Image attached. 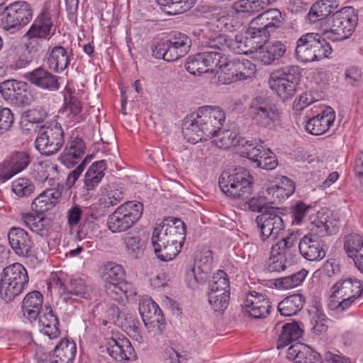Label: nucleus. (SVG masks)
I'll return each mask as SVG.
<instances>
[{
  "mask_svg": "<svg viewBox=\"0 0 363 363\" xmlns=\"http://www.w3.org/2000/svg\"><path fill=\"white\" fill-rule=\"evenodd\" d=\"M225 121V112L218 106L200 107L184 120L182 133L193 144L217 136Z\"/></svg>",
  "mask_w": 363,
  "mask_h": 363,
  "instance_id": "nucleus-1",
  "label": "nucleus"
},
{
  "mask_svg": "<svg viewBox=\"0 0 363 363\" xmlns=\"http://www.w3.org/2000/svg\"><path fill=\"white\" fill-rule=\"evenodd\" d=\"M186 226L180 219L167 217L154 228L151 241L158 259L172 260L180 252L185 240Z\"/></svg>",
  "mask_w": 363,
  "mask_h": 363,
  "instance_id": "nucleus-2",
  "label": "nucleus"
},
{
  "mask_svg": "<svg viewBox=\"0 0 363 363\" xmlns=\"http://www.w3.org/2000/svg\"><path fill=\"white\" fill-rule=\"evenodd\" d=\"M332 50L330 44L322 35L308 33L297 40L295 56L298 61L308 63L328 57Z\"/></svg>",
  "mask_w": 363,
  "mask_h": 363,
  "instance_id": "nucleus-3",
  "label": "nucleus"
},
{
  "mask_svg": "<svg viewBox=\"0 0 363 363\" xmlns=\"http://www.w3.org/2000/svg\"><path fill=\"white\" fill-rule=\"evenodd\" d=\"M29 277L25 267L16 262L3 269L0 274V295L9 302L20 295L27 287Z\"/></svg>",
  "mask_w": 363,
  "mask_h": 363,
  "instance_id": "nucleus-4",
  "label": "nucleus"
},
{
  "mask_svg": "<svg viewBox=\"0 0 363 363\" xmlns=\"http://www.w3.org/2000/svg\"><path fill=\"white\" fill-rule=\"evenodd\" d=\"M218 182L221 191L230 198L245 200L252 194L254 178L243 167L236 168L232 174H222Z\"/></svg>",
  "mask_w": 363,
  "mask_h": 363,
  "instance_id": "nucleus-5",
  "label": "nucleus"
},
{
  "mask_svg": "<svg viewBox=\"0 0 363 363\" xmlns=\"http://www.w3.org/2000/svg\"><path fill=\"white\" fill-rule=\"evenodd\" d=\"M284 21V18L279 9H269L252 19L248 28V37L260 46L265 44L272 33L279 28Z\"/></svg>",
  "mask_w": 363,
  "mask_h": 363,
  "instance_id": "nucleus-6",
  "label": "nucleus"
},
{
  "mask_svg": "<svg viewBox=\"0 0 363 363\" xmlns=\"http://www.w3.org/2000/svg\"><path fill=\"white\" fill-rule=\"evenodd\" d=\"M324 34L332 41H342L350 38L357 23V17L352 7H345L333 13L325 21Z\"/></svg>",
  "mask_w": 363,
  "mask_h": 363,
  "instance_id": "nucleus-7",
  "label": "nucleus"
},
{
  "mask_svg": "<svg viewBox=\"0 0 363 363\" xmlns=\"http://www.w3.org/2000/svg\"><path fill=\"white\" fill-rule=\"evenodd\" d=\"M56 27L52 16L48 8L42 9L25 34L26 43L30 53L37 52L41 48L38 40H49L55 34Z\"/></svg>",
  "mask_w": 363,
  "mask_h": 363,
  "instance_id": "nucleus-8",
  "label": "nucleus"
},
{
  "mask_svg": "<svg viewBox=\"0 0 363 363\" xmlns=\"http://www.w3.org/2000/svg\"><path fill=\"white\" fill-rule=\"evenodd\" d=\"M300 76L298 66H285L270 74L269 86L284 101L294 96Z\"/></svg>",
  "mask_w": 363,
  "mask_h": 363,
  "instance_id": "nucleus-9",
  "label": "nucleus"
},
{
  "mask_svg": "<svg viewBox=\"0 0 363 363\" xmlns=\"http://www.w3.org/2000/svg\"><path fill=\"white\" fill-rule=\"evenodd\" d=\"M143 212L142 203L135 201L125 202L108 216V228L113 233L125 232L140 218Z\"/></svg>",
  "mask_w": 363,
  "mask_h": 363,
  "instance_id": "nucleus-10",
  "label": "nucleus"
},
{
  "mask_svg": "<svg viewBox=\"0 0 363 363\" xmlns=\"http://www.w3.org/2000/svg\"><path fill=\"white\" fill-rule=\"evenodd\" d=\"M65 143V133L60 123L54 121L43 125L35 141V148L41 155L50 156L56 154Z\"/></svg>",
  "mask_w": 363,
  "mask_h": 363,
  "instance_id": "nucleus-11",
  "label": "nucleus"
},
{
  "mask_svg": "<svg viewBox=\"0 0 363 363\" xmlns=\"http://www.w3.org/2000/svg\"><path fill=\"white\" fill-rule=\"evenodd\" d=\"M255 64L250 60L238 57L231 59L223 53L221 70L218 77V81L222 84H229L238 80L251 78L256 73Z\"/></svg>",
  "mask_w": 363,
  "mask_h": 363,
  "instance_id": "nucleus-12",
  "label": "nucleus"
},
{
  "mask_svg": "<svg viewBox=\"0 0 363 363\" xmlns=\"http://www.w3.org/2000/svg\"><path fill=\"white\" fill-rule=\"evenodd\" d=\"M331 300L337 298L338 304L336 308L345 311L349 308L354 301L363 295V281L356 278L339 279L332 287Z\"/></svg>",
  "mask_w": 363,
  "mask_h": 363,
  "instance_id": "nucleus-13",
  "label": "nucleus"
},
{
  "mask_svg": "<svg viewBox=\"0 0 363 363\" xmlns=\"http://www.w3.org/2000/svg\"><path fill=\"white\" fill-rule=\"evenodd\" d=\"M249 113L256 124L272 128L279 121L277 106L264 96L255 97L250 102Z\"/></svg>",
  "mask_w": 363,
  "mask_h": 363,
  "instance_id": "nucleus-14",
  "label": "nucleus"
},
{
  "mask_svg": "<svg viewBox=\"0 0 363 363\" xmlns=\"http://www.w3.org/2000/svg\"><path fill=\"white\" fill-rule=\"evenodd\" d=\"M222 57L223 53L217 51L199 52L188 57L185 68L192 75L213 73L217 69L221 70Z\"/></svg>",
  "mask_w": 363,
  "mask_h": 363,
  "instance_id": "nucleus-15",
  "label": "nucleus"
},
{
  "mask_svg": "<svg viewBox=\"0 0 363 363\" xmlns=\"http://www.w3.org/2000/svg\"><path fill=\"white\" fill-rule=\"evenodd\" d=\"M1 25L5 30L20 29L33 18L31 6L26 1H18L4 6Z\"/></svg>",
  "mask_w": 363,
  "mask_h": 363,
  "instance_id": "nucleus-16",
  "label": "nucleus"
},
{
  "mask_svg": "<svg viewBox=\"0 0 363 363\" xmlns=\"http://www.w3.org/2000/svg\"><path fill=\"white\" fill-rule=\"evenodd\" d=\"M7 240L13 252L18 257L28 258L33 255L35 243L28 231L13 226L7 232Z\"/></svg>",
  "mask_w": 363,
  "mask_h": 363,
  "instance_id": "nucleus-17",
  "label": "nucleus"
},
{
  "mask_svg": "<svg viewBox=\"0 0 363 363\" xmlns=\"http://www.w3.org/2000/svg\"><path fill=\"white\" fill-rule=\"evenodd\" d=\"M62 94L63 106L61 113L67 125L73 126L85 121L86 117L82 113V103L77 96L75 89L67 86L62 91Z\"/></svg>",
  "mask_w": 363,
  "mask_h": 363,
  "instance_id": "nucleus-18",
  "label": "nucleus"
},
{
  "mask_svg": "<svg viewBox=\"0 0 363 363\" xmlns=\"http://www.w3.org/2000/svg\"><path fill=\"white\" fill-rule=\"evenodd\" d=\"M139 312L145 326L149 332L160 334L164 328L163 314L159 306L152 299H145L139 303Z\"/></svg>",
  "mask_w": 363,
  "mask_h": 363,
  "instance_id": "nucleus-19",
  "label": "nucleus"
},
{
  "mask_svg": "<svg viewBox=\"0 0 363 363\" xmlns=\"http://www.w3.org/2000/svg\"><path fill=\"white\" fill-rule=\"evenodd\" d=\"M256 221L262 242L274 241L285 228L283 219L275 213H263L257 217Z\"/></svg>",
  "mask_w": 363,
  "mask_h": 363,
  "instance_id": "nucleus-20",
  "label": "nucleus"
},
{
  "mask_svg": "<svg viewBox=\"0 0 363 363\" xmlns=\"http://www.w3.org/2000/svg\"><path fill=\"white\" fill-rule=\"evenodd\" d=\"M24 78L35 86L49 91H57L60 87V77L43 67H38L25 73Z\"/></svg>",
  "mask_w": 363,
  "mask_h": 363,
  "instance_id": "nucleus-21",
  "label": "nucleus"
},
{
  "mask_svg": "<svg viewBox=\"0 0 363 363\" xmlns=\"http://www.w3.org/2000/svg\"><path fill=\"white\" fill-rule=\"evenodd\" d=\"M105 346L109 356L116 361H134L137 359L136 352L126 337L107 338Z\"/></svg>",
  "mask_w": 363,
  "mask_h": 363,
  "instance_id": "nucleus-22",
  "label": "nucleus"
},
{
  "mask_svg": "<svg viewBox=\"0 0 363 363\" xmlns=\"http://www.w3.org/2000/svg\"><path fill=\"white\" fill-rule=\"evenodd\" d=\"M211 270V263L208 257L195 260L186 269L185 280L189 288L196 289L199 285L203 284L208 277Z\"/></svg>",
  "mask_w": 363,
  "mask_h": 363,
  "instance_id": "nucleus-23",
  "label": "nucleus"
},
{
  "mask_svg": "<svg viewBox=\"0 0 363 363\" xmlns=\"http://www.w3.org/2000/svg\"><path fill=\"white\" fill-rule=\"evenodd\" d=\"M246 312L254 319L267 317L272 308L271 302L267 295L256 291L249 293L245 301Z\"/></svg>",
  "mask_w": 363,
  "mask_h": 363,
  "instance_id": "nucleus-24",
  "label": "nucleus"
},
{
  "mask_svg": "<svg viewBox=\"0 0 363 363\" xmlns=\"http://www.w3.org/2000/svg\"><path fill=\"white\" fill-rule=\"evenodd\" d=\"M214 24L211 23L200 30L199 40L201 45L206 48L225 54L226 50H229L231 38L225 34H217L210 33L211 27Z\"/></svg>",
  "mask_w": 363,
  "mask_h": 363,
  "instance_id": "nucleus-25",
  "label": "nucleus"
},
{
  "mask_svg": "<svg viewBox=\"0 0 363 363\" xmlns=\"http://www.w3.org/2000/svg\"><path fill=\"white\" fill-rule=\"evenodd\" d=\"M30 163V158L24 152H13L8 162L0 165V184H3L15 174L26 169Z\"/></svg>",
  "mask_w": 363,
  "mask_h": 363,
  "instance_id": "nucleus-26",
  "label": "nucleus"
},
{
  "mask_svg": "<svg viewBox=\"0 0 363 363\" xmlns=\"http://www.w3.org/2000/svg\"><path fill=\"white\" fill-rule=\"evenodd\" d=\"M301 255L308 261H318L325 257L323 245L315 234L305 235L298 242Z\"/></svg>",
  "mask_w": 363,
  "mask_h": 363,
  "instance_id": "nucleus-27",
  "label": "nucleus"
},
{
  "mask_svg": "<svg viewBox=\"0 0 363 363\" xmlns=\"http://www.w3.org/2000/svg\"><path fill=\"white\" fill-rule=\"evenodd\" d=\"M85 150L86 145L83 139L78 136L72 135L60 154V161L66 167H72L83 157Z\"/></svg>",
  "mask_w": 363,
  "mask_h": 363,
  "instance_id": "nucleus-28",
  "label": "nucleus"
},
{
  "mask_svg": "<svg viewBox=\"0 0 363 363\" xmlns=\"http://www.w3.org/2000/svg\"><path fill=\"white\" fill-rule=\"evenodd\" d=\"M72 49L62 45L50 47L48 50L47 65L48 69L55 73H62L70 64Z\"/></svg>",
  "mask_w": 363,
  "mask_h": 363,
  "instance_id": "nucleus-29",
  "label": "nucleus"
},
{
  "mask_svg": "<svg viewBox=\"0 0 363 363\" xmlns=\"http://www.w3.org/2000/svg\"><path fill=\"white\" fill-rule=\"evenodd\" d=\"M335 119V113L330 107H327L306 123V130L314 135H320L330 128Z\"/></svg>",
  "mask_w": 363,
  "mask_h": 363,
  "instance_id": "nucleus-30",
  "label": "nucleus"
},
{
  "mask_svg": "<svg viewBox=\"0 0 363 363\" xmlns=\"http://www.w3.org/2000/svg\"><path fill=\"white\" fill-rule=\"evenodd\" d=\"M287 357L296 363L322 362V357L319 352L301 342H296L289 347Z\"/></svg>",
  "mask_w": 363,
  "mask_h": 363,
  "instance_id": "nucleus-31",
  "label": "nucleus"
},
{
  "mask_svg": "<svg viewBox=\"0 0 363 363\" xmlns=\"http://www.w3.org/2000/svg\"><path fill=\"white\" fill-rule=\"evenodd\" d=\"M168 47L167 62H174L184 57L189 51L191 40L186 34L178 33L166 40Z\"/></svg>",
  "mask_w": 363,
  "mask_h": 363,
  "instance_id": "nucleus-32",
  "label": "nucleus"
},
{
  "mask_svg": "<svg viewBox=\"0 0 363 363\" xmlns=\"http://www.w3.org/2000/svg\"><path fill=\"white\" fill-rule=\"evenodd\" d=\"M61 195L62 193L58 189H45L33 201L32 210L37 214H43L60 202Z\"/></svg>",
  "mask_w": 363,
  "mask_h": 363,
  "instance_id": "nucleus-33",
  "label": "nucleus"
},
{
  "mask_svg": "<svg viewBox=\"0 0 363 363\" xmlns=\"http://www.w3.org/2000/svg\"><path fill=\"white\" fill-rule=\"evenodd\" d=\"M257 45L259 50L256 53V59L264 65H271L282 57L286 51V45L281 41H274L263 47Z\"/></svg>",
  "mask_w": 363,
  "mask_h": 363,
  "instance_id": "nucleus-34",
  "label": "nucleus"
},
{
  "mask_svg": "<svg viewBox=\"0 0 363 363\" xmlns=\"http://www.w3.org/2000/svg\"><path fill=\"white\" fill-rule=\"evenodd\" d=\"M125 271L121 265L114 262H108L104 266L103 278L105 281L106 294L113 299H118L113 296V290L125 279Z\"/></svg>",
  "mask_w": 363,
  "mask_h": 363,
  "instance_id": "nucleus-35",
  "label": "nucleus"
},
{
  "mask_svg": "<svg viewBox=\"0 0 363 363\" xmlns=\"http://www.w3.org/2000/svg\"><path fill=\"white\" fill-rule=\"evenodd\" d=\"M43 296L38 291H33L26 294L22 301V311L23 315L30 322L35 320L43 312Z\"/></svg>",
  "mask_w": 363,
  "mask_h": 363,
  "instance_id": "nucleus-36",
  "label": "nucleus"
},
{
  "mask_svg": "<svg viewBox=\"0 0 363 363\" xmlns=\"http://www.w3.org/2000/svg\"><path fill=\"white\" fill-rule=\"evenodd\" d=\"M281 328V333L277 340V349L284 348L292 342L298 340L301 337L303 330L297 322L285 323L281 325L277 323L276 329Z\"/></svg>",
  "mask_w": 363,
  "mask_h": 363,
  "instance_id": "nucleus-37",
  "label": "nucleus"
},
{
  "mask_svg": "<svg viewBox=\"0 0 363 363\" xmlns=\"http://www.w3.org/2000/svg\"><path fill=\"white\" fill-rule=\"evenodd\" d=\"M21 220L27 228L40 237L50 234V220L48 218L34 213H24L21 215Z\"/></svg>",
  "mask_w": 363,
  "mask_h": 363,
  "instance_id": "nucleus-38",
  "label": "nucleus"
},
{
  "mask_svg": "<svg viewBox=\"0 0 363 363\" xmlns=\"http://www.w3.org/2000/svg\"><path fill=\"white\" fill-rule=\"evenodd\" d=\"M38 324L43 333L50 339H55L60 335L59 320L50 307H45L38 316Z\"/></svg>",
  "mask_w": 363,
  "mask_h": 363,
  "instance_id": "nucleus-39",
  "label": "nucleus"
},
{
  "mask_svg": "<svg viewBox=\"0 0 363 363\" xmlns=\"http://www.w3.org/2000/svg\"><path fill=\"white\" fill-rule=\"evenodd\" d=\"M77 353V346L74 341L62 339L56 345L50 363H72Z\"/></svg>",
  "mask_w": 363,
  "mask_h": 363,
  "instance_id": "nucleus-40",
  "label": "nucleus"
},
{
  "mask_svg": "<svg viewBox=\"0 0 363 363\" xmlns=\"http://www.w3.org/2000/svg\"><path fill=\"white\" fill-rule=\"evenodd\" d=\"M306 303V298L301 294H294L281 301L277 308L283 316H292L299 313Z\"/></svg>",
  "mask_w": 363,
  "mask_h": 363,
  "instance_id": "nucleus-41",
  "label": "nucleus"
},
{
  "mask_svg": "<svg viewBox=\"0 0 363 363\" xmlns=\"http://www.w3.org/2000/svg\"><path fill=\"white\" fill-rule=\"evenodd\" d=\"M337 7L336 0L318 1L312 5L308 13V18L311 23L323 19L327 20Z\"/></svg>",
  "mask_w": 363,
  "mask_h": 363,
  "instance_id": "nucleus-42",
  "label": "nucleus"
},
{
  "mask_svg": "<svg viewBox=\"0 0 363 363\" xmlns=\"http://www.w3.org/2000/svg\"><path fill=\"white\" fill-rule=\"evenodd\" d=\"M107 168V164L105 160L94 162L86 171L84 179V188L86 191L94 190L101 182L105 175V170Z\"/></svg>",
  "mask_w": 363,
  "mask_h": 363,
  "instance_id": "nucleus-43",
  "label": "nucleus"
},
{
  "mask_svg": "<svg viewBox=\"0 0 363 363\" xmlns=\"http://www.w3.org/2000/svg\"><path fill=\"white\" fill-rule=\"evenodd\" d=\"M86 287V281L81 277L71 278L67 283V292L64 296V303L72 304L85 297Z\"/></svg>",
  "mask_w": 363,
  "mask_h": 363,
  "instance_id": "nucleus-44",
  "label": "nucleus"
},
{
  "mask_svg": "<svg viewBox=\"0 0 363 363\" xmlns=\"http://www.w3.org/2000/svg\"><path fill=\"white\" fill-rule=\"evenodd\" d=\"M310 221L309 228L315 234L323 236L336 232L335 226L333 225L329 216L323 212L318 211L315 216H310Z\"/></svg>",
  "mask_w": 363,
  "mask_h": 363,
  "instance_id": "nucleus-45",
  "label": "nucleus"
},
{
  "mask_svg": "<svg viewBox=\"0 0 363 363\" xmlns=\"http://www.w3.org/2000/svg\"><path fill=\"white\" fill-rule=\"evenodd\" d=\"M123 330L133 340L138 342L143 341L141 334L140 323L131 313H122L118 315Z\"/></svg>",
  "mask_w": 363,
  "mask_h": 363,
  "instance_id": "nucleus-46",
  "label": "nucleus"
},
{
  "mask_svg": "<svg viewBox=\"0 0 363 363\" xmlns=\"http://www.w3.org/2000/svg\"><path fill=\"white\" fill-rule=\"evenodd\" d=\"M313 206L303 201H297L286 210L292 225H301L311 211Z\"/></svg>",
  "mask_w": 363,
  "mask_h": 363,
  "instance_id": "nucleus-47",
  "label": "nucleus"
},
{
  "mask_svg": "<svg viewBox=\"0 0 363 363\" xmlns=\"http://www.w3.org/2000/svg\"><path fill=\"white\" fill-rule=\"evenodd\" d=\"M263 144L264 141L261 139L258 140L257 139L248 140L242 137L238 152L242 157H247L252 161L256 157L260 155L262 148L264 147Z\"/></svg>",
  "mask_w": 363,
  "mask_h": 363,
  "instance_id": "nucleus-48",
  "label": "nucleus"
},
{
  "mask_svg": "<svg viewBox=\"0 0 363 363\" xmlns=\"http://www.w3.org/2000/svg\"><path fill=\"white\" fill-rule=\"evenodd\" d=\"M268 191L279 200H285L294 193L295 183L287 177L282 176L278 183L272 185Z\"/></svg>",
  "mask_w": 363,
  "mask_h": 363,
  "instance_id": "nucleus-49",
  "label": "nucleus"
},
{
  "mask_svg": "<svg viewBox=\"0 0 363 363\" xmlns=\"http://www.w3.org/2000/svg\"><path fill=\"white\" fill-rule=\"evenodd\" d=\"M297 242V234L294 232L289 233L285 238L279 240L271 247L274 252H281L290 259H295V245Z\"/></svg>",
  "mask_w": 363,
  "mask_h": 363,
  "instance_id": "nucleus-50",
  "label": "nucleus"
},
{
  "mask_svg": "<svg viewBox=\"0 0 363 363\" xmlns=\"http://www.w3.org/2000/svg\"><path fill=\"white\" fill-rule=\"evenodd\" d=\"M248 30L246 32V35H236L235 38H231L230 43L229 50L236 54H247L248 52H252V49H257V43L248 38Z\"/></svg>",
  "mask_w": 363,
  "mask_h": 363,
  "instance_id": "nucleus-51",
  "label": "nucleus"
},
{
  "mask_svg": "<svg viewBox=\"0 0 363 363\" xmlns=\"http://www.w3.org/2000/svg\"><path fill=\"white\" fill-rule=\"evenodd\" d=\"M295 262V259H290L281 252H274L271 249V256L268 265V270L273 272H282L288 267L291 266Z\"/></svg>",
  "mask_w": 363,
  "mask_h": 363,
  "instance_id": "nucleus-52",
  "label": "nucleus"
},
{
  "mask_svg": "<svg viewBox=\"0 0 363 363\" xmlns=\"http://www.w3.org/2000/svg\"><path fill=\"white\" fill-rule=\"evenodd\" d=\"M128 253L133 258H139L144 252L145 244L137 234L128 233L123 238Z\"/></svg>",
  "mask_w": 363,
  "mask_h": 363,
  "instance_id": "nucleus-53",
  "label": "nucleus"
},
{
  "mask_svg": "<svg viewBox=\"0 0 363 363\" xmlns=\"http://www.w3.org/2000/svg\"><path fill=\"white\" fill-rule=\"evenodd\" d=\"M28 84L22 81H17L14 89V95L10 103L16 106H26L31 104L33 98L27 91Z\"/></svg>",
  "mask_w": 363,
  "mask_h": 363,
  "instance_id": "nucleus-54",
  "label": "nucleus"
},
{
  "mask_svg": "<svg viewBox=\"0 0 363 363\" xmlns=\"http://www.w3.org/2000/svg\"><path fill=\"white\" fill-rule=\"evenodd\" d=\"M344 248L349 257L354 259L363 253V238L358 234H350L345 237Z\"/></svg>",
  "mask_w": 363,
  "mask_h": 363,
  "instance_id": "nucleus-55",
  "label": "nucleus"
},
{
  "mask_svg": "<svg viewBox=\"0 0 363 363\" xmlns=\"http://www.w3.org/2000/svg\"><path fill=\"white\" fill-rule=\"evenodd\" d=\"M257 167L265 170H272L278 164L276 156L269 148H262L260 155L253 160Z\"/></svg>",
  "mask_w": 363,
  "mask_h": 363,
  "instance_id": "nucleus-56",
  "label": "nucleus"
},
{
  "mask_svg": "<svg viewBox=\"0 0 363 363\" xmlns=\"http://www.w3.org/2000/svg\"><path fill=\"white\" fill-rule=\"evenodd\" d=\"M208 289V293H214L216 290L230 291V281L228 274L222 270H218L210 281Z\"/></svg>",
  "mask_w": 363,
  "mask_h": 363,
  "instance_id": "nucleus-57",
  "label": "nucleus"
},
{
  "mask_svg": "<svg viewBox=\"0 0 363 363\" xmlns=\"http://www.w3.org/2000/svg\"><path fill=\"white\" fill-rule=\"evenodd\" d=\"M307 274L308 272L306 269H302L289 276L280 278L278 281L281 287L284 289H289L301 285Z\"/></svg>",
  "mask_w": 363,
  "mask_h": 363,
  "instance_id": "nucleus-58",
  "label": "nucleus"
},
{
  "mask_svg": "<svg viewBox=\"0 0 363 363\" xmlns=\"http://www.w3.org/2000/svg\"><path fill=\"white\" fill-rule=\"evenodd\" d=\"M238 13H247L253 14L264 9L259 0H239L234 4Z\"/></svg>",
  "mask_w": 363,
  "mask_h": 363,
  "instance_id": "nucleus-59",
  "label": "nucleus"
},
{
  "mask_svg": "<svg viewBox=\"0 0 363 363\" xmlns=\"http://www.w3.org/2000/svg\"><path fill=\"white\" fill-rule=\"evenodd\" d=\"M238 13H247L253 14L264 9L259 0H239L234 4Z\"/></svg>",
  "mask_w": 363,
  "mask_h": 363,
  "instance_id": "nucleus-60",
  "label": "nucleus"
},
{
  "mask_svg": "<svg viewBox=\"0 0 363 363\" xmlns=\"http://www.w3.org/2000/svg\"><path fill=\"white\" fill-rule=\"evenodd\" d=\"M222 136L219 138L217 142V145L222 149H228L231 146H233L238 149L240 138L242 137L238 136L235 133L226 130L221 132Z\"/></svg>",
  "mask_w": 363,
  "mask_h": 363,
  "instance_id": "nucleus-61",
  "label": "nucleus"
},
{
  "mask_svg": "<svg viewBox=\"0 0 363 363\" xmlns=\"http://www.w3.org/2000/svg\"><path fill=\"white\" fill-rule=\"evenodd\" d=\"M34 189L33 183L26 178H19L15 180L12 184L13 191L19 196H28Z\"/></svg>",
  "mask_w": 363,
  "mask_h": 363,
  "instance_id": "nucleus-62",
  "label": "nucleus"
},
{
  "mask_svg": "<svg viewBox=\"0 0 363 363\" xmlns=\"http://www.w3.org/2000/svg\"><path fill=\"white\" fill-rule=\"evenodd\" d=\"M62 273L52 274L50 282L48 284V288H53L56 290L60 298L64 302V296L67 292V283L62 277Z\"/></svg>",
  "mask_w": 363,
  "mask_h": 363,
  "instance_id": "nucleus-63",
  "label": "nucleus"
},
{
  "mask_svg": "<svg viewBox=\"0 0 363 363\" xmlns=\"http://www.w3.org/2000/svg\"><path fill=\"white\" fill-rule=\"evenodd\" d=\"M136 294V289L133 287V284L126 281L125 279L113 290V296L118 298L117 300L121 298L122 294H124L126 298H128L135 296Z\"/></svg>",
  "mask_w": 363,
  "mask_h": 363,
  "instance_id": "nucleus-64",
  "label": "nucleus"
}]
</instances>
